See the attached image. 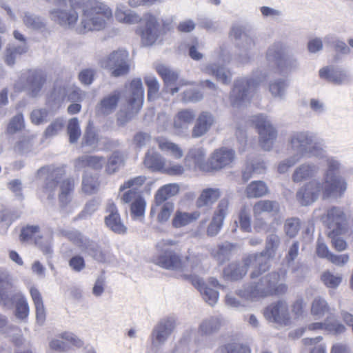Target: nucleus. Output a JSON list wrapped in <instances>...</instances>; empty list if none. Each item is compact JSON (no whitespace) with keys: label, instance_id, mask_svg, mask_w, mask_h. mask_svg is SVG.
<instances>
[{"label":"nucleus","instance_id":"obj_1","mask_svg":"<svg viewBox=\"0 0 353 353\" xmlns=\"http://www.w3.org/2000/svg\"><path fill=\"white\" fill-rule=\"evenodd\" d=\"M321 159H323L327 165L323 179H312L301 186L296 192V199L303 206L314 203L320 197L323 200L340 199L347 189L346 179L334 173L341 170V161L336 157L328 155L325 149V157Z\"/></svg>","mask_w":353,"mask_h":353},{"label":"nucleus","instance_id":"obj_2","mask_svg":"<svg viewBox=\"0 0 353 353\" xmlns=\"http://www.w3.org/2000/svg\"><path fill=\"white\" fill-rule=\"evenodd\" d=\"M252 279L237 290L236 294L244 300L254 301L272 295H282L288 291L286 284L278 283L280 275L277 272H272L259 279Z\"/></svg>","mask_w":353,"mask_h":353},{"label":"nucleus","instance_id":"obj_3","mask_svg":"<svg viewBox=\"0 0 353 353\" xmlns=\"http://www.w3.org/2000/svg\"><path fill=\"white\" fill-rule=\"evenodd\" d=\"M37 174L39 179L46 180L43 190L48 194L49 199L54 197L55 189L60 183L59 199L61 205L65 206L70 202L74 188V181L73 179H67L61 182L63 175L62 169L52 165L45 166L40 168Z\"/></svg>","mask_w":353,"mask_h":353},{"label":"nucleus","instance_id":"obj_4","mask_svg":"<svg viewBox=\"0 0 353 353\" xmlns=\"http://www.w3.org/2000/svg\"><path fill=\"white\" fill-rule=\"evenodd\" d=\"M112 17V12L105 4L99 1H89L83 8L81 22L77 30L80 34L100 31L106 27Z\"/></svg>","mask_w":353,"mask_h":353},{"label":"nucleus","instance_id":"obj_5","mask_svg":"<svg viewBox=\"0 0 353 353\" xmlns=\"http://www.w3.org/2000/svg\"><path fill=\"white\" fill-rule=\"evenodd\" d=\"M291 149L296 157L301 160L303 157L321 159L325 157V143L309 131L294 132L289 140Z\"/></svg>","mask_w":353,"mask_h":353},{"label":"nucleus","instance_id":"obj_6","mask_svg":"<svg viewBox=\"0 0 353 353\" xmlns=\"http://www.w3.org/2000/svg\"><path fill=\"white\" fill-rule=\"evenodd\" d=\"M268 75L260 70L254 71L250 79L243 77L235 81L230 94V102L233 108H241L250 103L255 90Z\"/></svg>","mask_w":353,"mask_h":353},{"label":"nucleus","instance_id":"obj_7","mask_svg":"<svg viewBox=\"0 0 353 353\" xmlns=\"http://www.w3.org/2000/svg\"><path fill=\"white\" fill-rule=\"evenodd\" d=\"M85 92L79 88L71 85L66 81L59 80L54 83L53 89L47 98V105L52 110H57L67 99L70 101H81Z\"/></svg>","mask_w":353,"mask_h":353},{"label":"nucleus","instance_id":"obj_8","mask_svg":"<svg viewBox=\"0 0 353 353\" xmlns=\"http://www.w3.org/2000/svg\"><path fill=\"white\" fill-rule=\"evenodd\" d=\"M263 257L259 255V258L250 254L243 258L242 264L232 263L229 264L223 270L224 276L232 281L241 279L248 272L249 268L254 270L250 274L252 279H256L264 272L266 268L265 263L263 261Z\"/></svg>","mask_w":353,"mask_h":353},{"label":"nucleus","instance_id":"obj_9","mask_svg":"<svg viewBox=\"0 0 353 353\" xmlns=\"http://www.w3.org/2000/svg\"><path fill=\"white\" fill-rule=\"evenodd\" d=\"M217 63H208L201 66V71L206 74L214 76L216 79L224 84H229L232 80V73L221 63H228L231 61V55L225 47H221L218 52L214 54Z\"/></svg>","mask_w":353,"mask_h":353},{"label":"nucleus","instance_id":"obj_10","mask_svg":"<svg viewBox=\"0 0 353 353\" xmlns=\"http://www.w3.org/2000/svg\"><path fill=\"white\" fill-rule=\"evenodd\" d=\"M251 122L258 130L261 147L264 150H271L277 137V131L268 117L263 114H256L251 117Z\"/></svg>","mask_w":353,"mask_h":353},{"label":"nucleus","instance_id":"obj_11","mask_svg":"<svg viewBox=\"0 0 353 353\" xmlns=\"http://www.w3.org/2000/svg\"><path fill=\"white\" fill-rule=\"evenodd\" d=\"M101 66L110 70L114 77L125 75L130 70L129 54L125 50L113 51L101 61Z\"/></svg>","mask_w":353,"mask_h":353},{"label":"nucleus","instance_id":"obj_12","mask_svg":"<svg viewBox=\"0 0 353 353\" xmlns=\"http://www.w3.org/2000/svg\"><path fill=\"white\" fill-rule=\"evenodd\" d=\"M61 234L74 245L80 248L82 251L87 252L94 260L99 262L105 261V254L101 251L98 245L84 236L79 232L77 230H64L61 232Z\"/></svg>","mask_w":353,"mask_h":353},{"label":"nucleus","instance_id":"obj_13","mask_svg":"<svg viewBox=\"0 0 353 353\" xmlns=\"http://www.w3.org/2000/svg\"><path fill=\"white\" fill-rule=\"evenodd\" d=\"M321 219L326 225L328 232L349 231L348 220L341 207L332 206L329 208L321 216Z\"/></svg>","mask_w":353,"mask_h":353},{"label":"nucleus","instance_id":"obj_14","mask_svg":"<svg viewBox=\"0 0 353 353\" xmlns=\"http://www.w3.org/2000/svg\"><path fill=\"white\" fill-rule=\"evenodd\" d=\"M21 239L22 241L34 240L35 244L48 258H51L52 254L51 236H40L39 228L37 225H31L23 228L21 230Z\"/></svg>","mask_w":353,"mask_h":353},{"label":"nucleus","instance_id":"obj_15","mask_svg":"<svg viewBox=\"0 0 353 353\" xmlns=\"http://www.w3.org/2000/svg\"><path fill=\"white\" fill-rule=\"evenodd\" d=\"M176 327V320L174 317H166L154 326L151 334L152 346L159 347L164 345Z\"/></svg>","mask_w":353,"mask_h":353},{"label":"nucleus","instance_id":"obj_16","mask_svg":"<svg viewBox=\"0 0 353 353\" xmlns=\"http://www.w3.org/2000/svg\"><path fill=\"white\" fill-rule=\"evenodd\" d=\"M263 315L266 320L272 323L286 325L290 321L288 305L284 300L268 305L265 308Z\"/></svg>","mask_w":353,"mask_h":353},{"label":"nucleus","instance_id":"obj_17","mask_svg":"<svg viewBox=\"0 0 353 353\" xmlns=\"http://www.w3.org/2000/svg\"><path fill=\"white\" fill-rule=\"evenodd\" d=\"M236 158L235 151L227 147L215 150L210 157V172L230 166Z\"/></svg>","mask_w":353,"mask_h":353},{"label":"nucleus","instance_id":"obj_18","mask_svg":"<svg viewBox=\"0 0 353 353\" xmlns=\"http://www.w3.org/2000/svg\"><path fill=\"white\" fill-rule=\"evenodd\" d=\"M51 20L66 29L75 27L79 19V14L74 8H54L50 10Z\"/></svg>","mask_w":353,"mask_h":353},{"label":"nucleus","instance_id":"obj_19","mask_svg":"<svg viewBox=\"0 0 353 353\" xmlns=\"http://www.w3.org/2000/svg\"><path fill=\"white\" fill-rule=\"evenodd\" d=\"M157 258L156 263L165 269L184 272L188 267L184 264L179 255L174 250H165Z\"/></svg>","mask_w":353,"mask_h":353},{"label":"nucleus","instance_id":"obj_20","mask_svg":"<svg viewBox=\"0 0 353 353\" xmlns=\"http://www.w3.org/2000/svg\"><path fill=\"white\" fill-rule=\"evenodd\" d=\"M105 212L108 214L105 216V223L107 227L115 233L125 234L127 228L123 223L117 208L112 201H108Z\"/></svg>","mask_w":353,"mask_h":353},{"label":"nucleus","instance_id":"obj_21","mask_svg":"<svg viewBox=\"0 0 353 353\" xmlns=\"http://www.w3.org/2000/svg\"><path fill=\"white\" fill-rule=\"evenodd\" d=\"M145 27L141 30V43L145 46L153 45L157 40L159 32L158 22L155 17L150 14L144 16Z\"/></svg>","mask_w":353,"mask_h":353},{"label":"nucleus","instance_id":"obj_22","mask_svg":"<svg viewBox=\"0 0 353 353\" xmlns=\"http://www.w3.org/2000/svg\"><path fill=\"white\" fill-rule=\"evenodd\" d=\"M280 237L275 233L270 234L267 236L265 239V250L260 252L252 254L256 258L259 259V255L263 257V261L265 263L266 268L264 269V272L268 270L270 268L269 259L275 256L276 251L280 245Z\"/></svg>","mask_w":353,"mask_h":353},{"label":"nucleus","instance_id":"obj_23","mask_svg":"<svg viewBox=\"0 0 353 353\" xmlns=\"http://www.w3.org/2000/svg\"><path fill=\"white\" fill-rule=\"evenodd\" d=\"M195 112L190 109H184L179 111L174 117L173 128L177 134H182L188 132L190 125L195 119Z\"/></svg>","mask_w":353,"mask_h":353},{"label":"nucleus","instance_id":"obj_24","mask_svg":"<svg viewBox=\"0 0 353 353\" xmlns=\"http://www.w3.org/2000/svg\"><path fill=\"white\" fill-rule=\"evenodd\" d=\"M131 97L129 99V105L132 112L137 113L142 107L144 97V90L142 81L140 79H133L130 85Z\"/></svg>","mask_w":353,"mask_h":353},{"label":"nucleus","instance_id":"obj_25","mask_svg":"<svg viewBox=\"0 0 353 353\" xmlns=\"http://www.w3.org/2000/svg\"><path fill=\"white\" fill-rule=\"evenodd\" d=\"M190 279L192 285L200 292L206 303L211 306L214 305L217 303L219 298L218 291L207 286L203 279L199 276L190 275Z\"/></svg>","mask_w":353,"mask_h":353},{"label":"nucleus","instance_id":"obj_26","mask_svg":"<svg viewBox=\"0 0 353 353\" xmlns=\"http://www.w3.org/2000/svg\"><path fill=\"white\" fill-rule=\"evenodd\" d=\"M205 155L206 152L203 148H192L190 150L185 157L186 163L191 166L189 162L192 161L194 168L204 172H210V158L206 161L205 160Z\"/></svg>","mask_w":353,"mask_h":353},{"label":"nucleus","instance_id":"obj_27","mask_svg":"<svg viewBox=\"0 0 353 353\" xmlns=\"http://www.w3.org/2000/svg\"><path fill=\"white\" fill-rule=\"evenodd\" d=\"M214 122L213 115L209 112H202L198 116L192 128V137L199 138L205 134Z\"/></svg>","mask_w":353,"mask_h":353},{"label":"nucleus","instance_id":"obj_28","mask_svg":"<svg viewBox=\"0 0 353 353\" xmlns=\"http://www.w3.org/2000/svg\"><path fill=\"white\" fill-rule=\"evenodd\" d=\"M236 45L239 50L236 57L237 61L242 64L248 63L256 46L255 39L248 34H244L243 39L238 41Z\"/></svg>","mask_w":353,"mask_h":353},{"label":"nucleus","instance_id":"obj_29","mask_svg":"<svg viewBox=\"0 0 353 353\" xmlns=\"http://www.w3.org/2000/svg\"><path fill=\"white\" fill-rule=\"evenodd\" d=\"M319 77L337 85L348 83L350 80L349 74L345 71L329 66L319 70Z\"/></svg>","mask_w":353,"mask_h":353},{"label":"nucleus","instance_id":"obj_30","mask_svg":"<svg viewBox=\"0 0 353 353\" xmlns=\"http://www.w3.org/2000/svg\"><path fill=\"white\" fill-rule=\"evenodd\" d=\"M319 168L313 163H304L294 170L292 180L294 183H301L317 175Z\"/></svg>","mask_w":353,"mask_h":353},{"label":"nucleus","instance_id":"obj_31","mask_svg":"<svg viewBox=\"0 0 353 353\" xmlns=\"http://www.w3.org/2000/svg\"><path fill=\"white\" fill-rule=\"evenodd\" d=\"M106 159L98 155H83L79 157L74 163L77 170L88 167L94 170H101L105 164Z\"/></svg>","mask_w":353,"mask_h":353},{"label":"nucleus","instance_id":"obj_32","mask_svg":"<svg viewBox=\"0 0 353 353\" xmlns=\"http://www.w3.org/2000/svg\"><path fill=\"white\" fill-rule=\"evenodd\" d=\"M27 86L32 97H37L41 90L46 79L41 72L28 70L24 74Z\"/></svg>","mask_w":353,"mask_h":353},{"label":"nucleus","instance_id":"obj_33","mask_svg":"<svg viewBox=\"0 0 353 353\" xmlns=\"http://www.w3.org/2000/svg\"><path fill=\"white\" fill-rule=\"evenodd\" d=\"M280 204L276 201L261 200L256 202L253 207L254 217L261 216L263 213L276 216L279 213Z\"/></svg>","mask_w":353,"mask_h":353},{"label":"nucleus","instance_id":"obj_34","mask_svg":"<svg viewBox=\"0 0 353 353\" xmlns=\"http://www.w3.org/2000/svg\"><path fill=\"white\" fill-rule=\"evenodd\" d=\"M116 19L126 24H136L141 21V17L135 12L128 9L123 4H117L114 12Z\"/></svg>","mask_w":353,"mask_h":353},{"label":"nucleus","instance_id":"obj_35","mask_svg":"<svg viewBox=\"0 0 353 353\" xmlns=\"http://www.w3.org/2000/svg\"><path fill=\"white\" fill-rule=\"evenodd\" d=\"M157 71L163 79L166 88L172 94L179 91L180 87H172L179 77L177 72L163 65H158L157 67Z\"/></svg>","mask_w":353,"mask_h":353},{"label":"nucleus","instance_id":"obj_36","mask_svg":"<svg viewBox=\"0 0 353 353\" xmlns=\"http://www.w3.org/2000/svg\"><path fill=\"white\" fill-rule=\"evenodd\" d=\"M15 301L14 315L17 319L26 321L30 313V308L26 298L23 294L18 292L12 296V304Z\"/></svg>","mask_w":353,"mask_h":353},{"label":"nucleus","instance_id":"obj_37","mask_svg":"<svg viewBox=\"0 0 353 353\" xmlns=\"http://www.w3.org/2000/svg\"><path fill=\"white\" fill-rule=\"evenodd\" d=\"M200 215L201 214L199 211L186 212L177 210L172 219V225L175 228L185 227L196 221Z\"/></svg>","mask_w":353,"mask_h":353},{"label":"nucleus","instance_id":"obj_38","mask_svg":"<svg viewBox=\"0 0 353 353\" xmlns=\"http://www.w3.org/2000/svg\"><path fill=\"white\" fill-rule=\"evenodd\" d=\"M206 258V256L199 252H190L185 258L184 264L188 267V270L184 271L183 276H187L186 272L194 271L196 272H201L203 270L202 263Z\"/></svg>","mask_w":353,"mask_h":353},{"label":"nucleus","instance_id":"obj_39","mask_svg":"<svg viewBox=\"0 0 353 353\" xmlns=\"http://www.w3.org/2000/svg\"><path fill=\"white\" fill-rule=\"evenodd\" d=\"M179 191V187L176 183H170L163 185L158 190L155 194V206L161 205L170 197L176 195Z\"/></svg>","mask_w":353,"mask_h":353},{"label":"nucleus","instance_id":"obj_40","mask_svg":"<svg viewBox=\"0 0 353 353\" xmlns=\"http://www.w3.org/2000/svg\"><path fill=\"white\" fill-rule=\"evenodd\" d=\"M0 332L6 334L16 345L19 346L23 343L21 330L16 326H7L6 319L2 315H0Z\"/></svg>","mask_w":353,"mask_h":353},{"label":"nucleus","instance_id":"obj_41","mask_svg":"<svg viewBox=\"0 0 353 353\" xmlns=\"http://www.w3.org/2000/svg\"><path fill=\"white\" fill-rule=\"evenodd\" d=\"M300 63L294 56H285L281 61L278 62L276 67L279 73L281 75H287L299 70Z\"/></svg>","mask_w":353,"mask_h":353},{"label":"nucleus","instance_id":"obj_42","mask_svg":"<svg viewBox=\"0 0 353 353\" xmlns=\"http://www.w3.org/2000/svg\"><path fill=\"white\" fill-rule=\"evenodd\" d=\"M286 46L285 44L280 41L273 43L269 46L266 52V59L268 61H273L275 63L276 67L278 62L281 61L285 56Z\"/></svg>","mask_w":353,"mask_h":353},{"label":"nucleus","instance_id":"obj_43","mask_svg":"<svg viewBox=\"0 0 353 353\" xmlns=\"http://www.w3.org/2000/svg\"><path fill=\"white\" fill-rule=\"evenodd\" d=\"M221 319L219 316H210L199 325V331L202 335H211L216 332L221 327Z\"/></svg>","mask_w":353,"mask_h":353},{"label":"nucleus","instance_id":"obj_44","mask_svg":"<svg viewBox=\"0 0 353 353\" xmlns=\"http://www.w3.org/2000/svg\"><path fill=\"white\" fill-rule=\"evenodd\" d=\"M144 165L146 168L153 171H163L164 169L165 161L161 155L157 152L149 150L145 154Z\"/></svg>","mask_w":353,"mask_h":353},{"label":"nucleus","instance_id":"obj_45","mask_svg":"<svg viewBox=\"0 0 353 353\" xmlns=\"http://www.w3.org/2000/svg\"><path fill=\"white\" fill-rule=\"evenodd\" d=\"M157 142L161 151L170 154L174 158L179 159L183 156L182 149L177 144L172 143L170 140L159 137L157 139Z\"/></svg>","mask_w":353,"mask_h":353},{"label":"nucleus","instance_id":"obj_46","mask_svg":"<svg viewBox=\"0 0 353 353\" xmlns=\"http://www.w3.org/2000/svg\"><path fill=\"white\" fill-rule=\"evenodd\" d=\"M221 196L218 188H208L203 190L196 201V205L199 208L212 205Z\"/></svg>","mask_w":353,"mask_h":353},{"label":"nucleus","instance_id":"obj_47","mask_svg":"<svg viewBox=\"0 0 353 353\" xmlns=\"http://www.w3.org/2000/svg\"><path fill=\"white\" fill-rule=\"evenodd\" d=\"M118 101L119 94L116 93L105 97L97 106V113L101 115H108L112 113L116 108Z\"/></svg>","mask_w":353,"mask_h":353},{"label":"nucleus","instance_id":"obj_48","mask_svg":"<svg viewBox=\"0 0 353 353\" xmlns=\"http://www.w3.org/2000/svg\"><path fill=\"white\" fill-rule=\"evenodd\" d=\"M23 23L28 28L34 30H43L46 28L45 20L39 16L25 12L22 16Z\"/></svg>","mask_w":353,"mask_h":353},{"label":"nucleus","instance_id":"obj_49","mask_svg":"<svg viewBox=\"0 0 353 353\" xmlns=\"http://www.w3.org/2000/svg\"><path fill=\"white\" fill-rule=\"evenodd\" d=\"M234 247V244L225 241L219 245L217 248L212 252V255L219 263L223 264L230 259Z\"/></svg>","mask_w":353,"mask_h":353},{"label":"nucleus","instance_id":"obj_50","mask_svg":"<svg viewBox=\"0 0 353 353\" xmlns=\"http://www.w3.org/2000/svg\"><path fill=\"white\" fill-rule=\"evenodd\" d=\"M288 87L287 81L279 78L270 81L268 90L273 97L283 100L285 98Z\"/></svg>","mask_w":353,"mask_h":353},{"label":"nucleus","instance_id":"obj_51","mask_svg":"<svg viewBox=\"0 0 353 353\" xmlns=\"http://www.w3.org/2000/svg\"><path fill=\"white\" fill-rule=\"evenodd\" d=\"M268 193V187L262 181H252L245 189V194L248 198H259Z\"/></svg>","mask_w":353,"mask_h":353},{"label":"nucleus","instance_id":"obj_52","mask_svg":"<svg viewBox=\"0 0 353 353\" xmlns=\"http://www.w3.org/2000/svg\"><path fill=\"white\" fill-rule=\"evenodd\" d=\"M330 310V306L327 301L321 296H316L311 304V314L316 319L323 318Z\"/></svg>","mask_w":353,"mask_h":353},{"label":"nucleus","instance_id":"obj_53","mask_svg":"<svg viewBox=\"0 0 353 353\" xmlns=\"http://www.w3.org/2000/svg\"><path fill=\"white\" fill-rule=\"evenodd\" d=\"M10 289L11 284L7 280L0 279V303L8 308L12 307V296L14 294L11 293Z\"/></svg>","mask_w":353,"mask_h":353},{"label":"nucleus","instance_id":"obj_54","mask_svg":"<svg viewBox=\"0 0 353 353\" xmlns=\"http://www.w3.org/2000/svg\"><path fill=\"white\" fill-rule=\"evenodd\" d=\"M124 158L123 154L118 152H114L106 161L105 172L108 174H112L117 172L123 165Z\"/></svg>","mask_w":353,"mask_h":353},{"label":"nucleus","instance_id":"obj_55","mask_svg":"<svg viewBox=\"0 0 353 353\" xmlns=\"http://www.w3.org/2000/svg\"><path fill=\"white\" fill-rule=\"evenodd\" d=\"M348 231H331L327 232V236L331 240L332 246L338 252H343L347 248V243L343 238Z\"/></svg>","mask_w":353,"mask_h":353},{"label":"nucleus","instance_id":"obj_56","mask_svg":"<svg viewBox=\"0 0 353 353\" xmlns=\"http://www.w3.org/2000/svg\"><path fill=\"white\" fill-rule=\"evenodd\" d=\"M99 188L98 178L95 176L85 174L82 179V190L88 194L96 193Z\"/></svg>","mask_w":353,"mask_h":353},{"label":"nucleus","instance_id":"obj_57","mask_svg":"<svg viewBox=\"0 0 353 353\" xmlns=\"http://www.w3.org/2000/svg\"><path fill=\"white\" fill-rule=\"evenodd\" d=\"M21 212L19 210L5 209L0 212V225L8 229L13 221L21 216Z\"/></svg>","mask_w":353,"mask_h":353},{"label":"nucleus","instance_id":"obj_58","mask_svg":"<svg viewBox=\"0 0 353 353\" xmlns=\"http://www.w3.org/2000/svg\"><path fill=\"white\" fill-rule=\"evenodd\" d=\"M67 133L69 136V141L70 143H75L78 141L81 137V131L77 118L74 117L68 121Z\"/></svg>","mask_w":353,"mask_h":353},{"label":"nucleus","instance_id":"obj_59","mask_svg":"<svg viewBox=\"0 0 353 353\" xmlns=\"http://www.w3.org/2000/svg\"><path fill=\"white\" fill-rule=\"evenodd\" d=\"M65 125V121L62 118H57L52 121L43 132V136L46 139H49L57 136L62 131Z\"/></svg>","mask_w":353,"mask_h":353},{"label":"nucleus","instance_id":"obj_60","mask_svg":"<svg viewBox=\"0 0 353 353\" xmlns=\"http://www.w3.org/2000/svg\"><path fill=\"white\" fill-rule=\"evenodd\" d=\"M146 203L141 196L132 201L130 207L131 216L134 219H141L145 214Z\"/></svg>","mask_w":353,"mask_h":353},{"label":"nucleus","instance_id":"obj_61","mask_svg":"<svg viewBox=\"0 0 353 353\" xmlns=\"http://www.w3.org/2000/svg\"><path fill=\"white\" fill-rule=\"evenodd\" d=\"M265 170V165L263 161H254L250 165L248 164L243 172V179L248 181L252 177V174H261Z\"/></svg>","mask_w":353,"mask_h":353},{"label":"nucleus","instance_id":"obj_62","mask_svg":"<svg viewBox=\"0 0 353 353\" xmlns=\"http://www.w3.org/2000/svg\"><path fill=\"white\" fill-rule=\"evenodd\" d=\"M216 353H251V351L247 345L237 343H231L219 347L216 350Z\"/></svg>","mask_w":353,"mask_h":353},{"label":"nucleus","instance_id":"obj_63","mask_svg":"<svg viewBox=\"0 0 353 353\" xmlns=\"http://www.w3.org/2000/svg\"><path fill=\"white\" fill-rule=\"evenodd\" d=\"M50 112L43 108L34 109L30 115L31 122L36 125H42L48 121Z\"/></svg>","mask_w":353,"mask_h":353},{"label":"nucleus","instance_id":"obj_64","mask_svg":"<svg viewBox=\"0 0 353 353\" xmlns=\"http://www.w3.org/2000/svg\"><path fill=\"white\" fill-rule=\"evenodd\" d=\"M239 223L241 230L245 232H251V217L248 207L244 205L241 208L239 214Z\"/></svg>","mask_w":353,"mask_h":353}]
</instances>
